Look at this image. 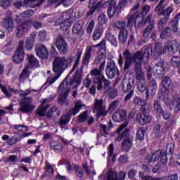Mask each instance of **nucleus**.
<instances>
[{
    "label": "nucleus",
    "mask_w": 180,
    "mask_h": 180,
    "mask_svg": "<svg viewBox=\"0 0 180 180\" xmlns=\"http://www.w3.org/2000/svg\"><path fill=\"white\" fill-rule=\"evenodd\" d=\"M58 92V103H60L62 105L63 103L68 105V103L67 102V98L68 97V94L70 92V87L68 86V83L67 82V80L65 79L59 86Z\"/></svg>",
    "instance_id": "obj_11"
},
{
    "label": "nucleus",
    "mask_w": 180,
    "mask_h": 180,
    "mask_svg": "<svg viewBox=\"0 0 180 180\" xmlns=\"http://www.w3.org/2000/svg\"><path fill=\"white\" fill-rule=\"evenodd\" d=\"M153 51L151 47H146L140 51L135 53L132 55L129 50H125L123 52V56L124 58V70H129L130 65L135 63V70L136 72V79L140 82L145 81L146 76L143 70H141V63H147L148 61V57H150V53Z\"/></svg>",
    "instance_id": "obj_1"
},
{
    "label": "nucleus",
    "mask_w": 180,
    "mask_h": 180,
    "mask_svg": "<svg viewBox=\"0 0 180 180\" xmlns=\"http://www.w3.org/2000/svg\"><path fill=\"white\" fill-rule=\"evenodd\" d=\"M162 85L165 91H174V84L171 79L168 77H164L162 80Z\"/></svg>",
    "instance_id": "obj_27"
},
{
    "label": "nucleus",
    "mask_w": 180,
    "mask_h": 180,
    "mask_svg": "<svg viewBox=\"0 0 180 180\" xmlns=\"http://www.w3.org/2000/svg\"><path fill=\"white\" fill-rule=\"evenodd\" d=\"M153 110L158 116H161V115H162L164 110H162V107H161V104L159 101L155 100L153 101Z\"/></svg>",
    "instance_id": "obj_33"
},
{
    "label": "nucleus",
    "mask_w": 180,
    "mask_h": 180,
    "mask_svg": "<svg viewBox=\"0 0 180 180\" xmlns=\"http://www.w3.org/2000/svg\"><path fill=\"white\" fill-rule=\"evenodd\" d=\"M123 139L122 148L124 151H129L133 146V136L129 135V129H124L121 135L117 138V141H121Z\"/></svg>",
    "instance_id": "obj_10"
},
{
    "label": "nucleus",
    "mask_w": 180,
    "mask_h": 180,
    "mask_svg": "<svg viewBox=\"0 0 180 180\" xmlns=\"http://www.w3.org/2000/svg\"><path fill=\"white\" fill-rule=\"evenodd\" d=\"M69 122H70V115H63L59 122L60 127L65 126V124H68Z\"/></svg>",
    "instance_id": "obj_44"
},
{
    "label": "nucleus",
    "mask_w": 180,
    "mask_h": 180,
    "mask_svg": "<svg viewBox=\"0 0 180 180\" xmlns=\"http://www.w3.org/2000/svg\"><path fill=\"white\" fill-rule=\"evenodd\" d=\"M0 89H1L2 92H4V94L6 95V96H7V98H11V93L17 94V92H19L18 89H11L9 91H8V89H6V87H5V86L2 85L1 84H0Z\"/></svg>",
    "instance_id": "obj_37"
},
{
    "label": "nucleus",
    "mask_w": 180,
    "mask_h": 180,
    "mask_svg": "<svg viewBox=\"0 0 180 180\" xmlns=\"http://www.w3.org/2000/svg\"><path fill=\"white\" fill-rule=\"evenodd\" d=\"M153 14H150L146 19L145 23H149V25L147 26L146 29L143 32V37H148L151 34L153 29H154V20H152Z\"/></svg>",
    "instance_id": "obj_20"
},
{
    "label": "nucleus",
    "mask_w": 180,
    "mask_h": 180,
    "mask_svg": "<svg viewBox=\"0 0 180 180\" xmlns=\"http://www.w3.org/2000/svg\"><path fill=\"white\" fill-rule=\"evenodd\" d=\"M91 75H94V82L97 85L98 91H102L103 88L109 86L110 83L105 77L102 75V72L99 69H94L91 72Z\"/></svg>",
    "instance_id": "obj_7"
},
{
    "label": "nucleus",
    "mask_w": 180,
    "mask_h": 180,
    "mask_svg": "<svg viewBox=\"0 0 180 180\" xmlns=\"http://www.w3.org/2000/svg\"><path fill=\"white\" fill-rule=\"evenodd\" d=\"M119 106V101H115L111 103L109 105L108 110H107V112H110V113H113V110L116 109Z\"/></svg>",
    "instance_id": "obj_49"
},
{
    "label": "nucleus",
    "mask_w": 180,
    "mask_h": 180,
    "mask_svg": "<svg viewBox=\"0 0 180 180\" xmlns=\"http://www.w3.org/2000/svg\"><path fill=\"white\" fill-rule=\"evenodd\" d=\"M72 63V56L65 58L64 56H58L53 63V71L57 74L54 77H49L47 78L46 82L49 85L54 84L55 82L61 77V74L64 72L66 68H68Z\"/></svg>",
    "instance_id": "obj_2"
},
{
    "label": "nucleus",
    "mask_w": 180,
    "mask_h": 180,
    "mask_svg": "<svg viewBox=\"0 0 180 180\" xmlns=\"http://www.w3.org/2000/svg\"><path fill=\"white\" fill-rule=\"evenodd\" d=\"M146 134V129L141 127L139 130L136 132V139L137 140H144V135Z\"/></svg>",
    "instance_id": "obj_46"
},
{
    "label": "nucleus",
    "mask_w": 180,
    "mask_h": 180,
    "mask_svg": "<svg viewBox=\"0 0 180 180\" xmlns=\"http://www.w3.org/2000/svg\"><path fill=\"white\" fill-rule=\"evenodd\" d=\"M14 129L15 130H18V131H22V132L27 131V127L25 125H20V124L15 125Z\"/></svg>",
    "instance_id": "obj_59"
},
{
    "label": "nucleus",
    "mask_w": 180,
    "mask_h": 180,
    "mask_svg": "<svg viewBox=\"0 0 180 180\" xmlns=\"http://www.w3.org/2000/svg\"><path fill=\"white\" fill-rule=\"evenodd\" d=\"M54 175V169L53 168V166L51 165L46 163L45 167V174L42 175V179L43 178H46V176H53Z\"/></svg>",
    "instance_id": "obj_32"
},
{
    "label": "nucleus",
    "mask_w": 180,
    "mask_h": 180,
    "mask_svg": "<svg viewBox=\"0 0 180 180\" xmlns=\"http://www.w3.org/2000/svg\"><path fill=\"white\" fill-rule=\"evenodd\" d=\"M126 6H127V0H120L117 8L119 9L120 12H122Z\"/></svg>",
    "instance_id": "obj_52"
},
{
    "label": "nucleus",
    "mask_w": 180,
    "mask_h": 180,
    "mask_svg": "<svg viewBox=\"0 0 180 180\" xmlns=\"http://www.w3.org/2000/svg\"><path fill=\"white\" fill-rule=\"evenodd\" d=\"M100 127H101V129H102L103 130V131H104L105 133H107V132H108V130H110L111 128L113 127V124H112V122L110 121V122H108V127L106 125L102 124L100 125Z\"/></svg>",
    "instance_id": "obj_58"
},
{
    "label": "nucleus",
    "mask_w": 180,
    "mask_h": 180,
    "mask_svg": "<svg viewBox=\"0 0 180 180\" xmlns=\"http://www.w3.org/2000/svg\"><path fill=\"white\" fill-rule=\"evenodd\" d=\"M164 180H178V174H172L168 176H165Z\"/></svg>",
    "instance_id": "obj_64"
},
{
    "label": "nucleus",
    "mask_w": 180,
    "mask_h": 180,
    "mask_svg": "<svg viewBox=\"0 0 180 180\" xmlns=\"http://www.w3.org/2000/svg\"><path fill=\"white\" fill-rule=\"evenodd\" d=\"M122 89L123 92H129L131 89V84L129 82H126V79H124L122 82Z\"/></svg>",
    "instance_id": "obj_45"
},
{
    "label": "nucleus",
    "mask_w": 180,
    "mask_h": 180,
    "mask_svg": "<svg viewBox=\"0 0 180 180\" xmlns=\"http://www.w3.org/2000/svg\"><path fill=\"white\" fill-rule=\"evenodd\" d=\"M87 117H88V112L86 111L82 112L79 115V120H78L79 122L82 123V122H85V120H86Z\"/></svg>",
    "instance_id": "obj_56"
},
{
    "label": "nucleus",
    "mask_w": 180,
    "mask_h": 180,
    "mask_svg": "<svg viewBox=\"0 0 180 180\" xmlns=\"http://www.w3.org/2000/svg\"><path fill=\"white\" fill-rule=\"evenodd\" d=\"M160 131H161V125L160 124H155L153 127V133L156 136L160 134Z\"/></svg>",
    "instance_id": "obj_60"
},
{
    "label": "nucleus",
    "mask_w": 180,
    "mask_h": 180,
    "mask_svg": "<svg viewBox=\"0 0 180 180\" xmlns=\"http://www.w3.org/2000/svg\"><path fill=\"white\" fill-rule=\"evenodd\" d=\"M134 103L135 104L136 106H146L147 101L138 97H135L134 99Z\"/></svg>",
    "instance_id": "obj_47"
},
{
    "label": "nucleus",
    "mask_w": 180,
    "mask_h": 180,
    "mask_svg": "<svg viewBox=\"0 0 180 180\" xmlns=\"http://www.w3.org/2000/svg\"><path fill=\"white\" fill-rule=\"evenodd\" d=\"M12 0H0V6L3 8V9H6V8L9 7Z\"/></svg>",
    "instance_id": "obj_54"
},
{
    "label": "nucleus",
    "mask_w": 180,
    "mask_h": 180,
    "mask_svg": "<svg viewBox=\"0 0 180 180\" xmlns=\"http://www.w3.org/2000/svg\"><path fill=\"white\" fill-rule=\"evenodd\" d=\"M106 39L112 46L117 47V39L115 35L111 33H108L106 34Z\"/></svg>",
    "instance_id": "obj_42"
},
{
    "label": "nucleus",
    "mask_w": 180,
    "mask_h": 180,
    "mask_svg": "<svg viewBox=\"0 0 180 180\" xmlns=\"http://www.w3.org/2000/svg\"><path fill=\"white\" fill-rule=\"evenodd\" d=\"M13 59L16 64L22 63L25 60V52L21 51L20 49H17Z\"/></svg>",
    "instance_id": "obj_28"
},
{
    "label": "nucleus",
    "mask_w": 180,
    "mask_h": 180,
    "mask_svg": "<svg viewBox=\"0 0 180 180\" xmlns=\"http://www.w3.org/2000/svg\"><path fill=\"white\" fill-rule=\"evenodd\" d=\"M180 47L179 41L177 40L169 41L165 44L164 49H162V44L156 43L155 46L154 55L161 56V54H174L176 51H178V49Z\"/></svg>",
    "instance_id": "obj_4"
},
{
    "label": "nucleus",
    "mask_w": 180,
    "mask_h": 180,
    "mask_svg": "<svg viewBox=\"0 0 180 180\" xmlns=\"http://www.w3.org/2000/svg\"><path fill=\"white\" fill-rule=\"evenodd\" d=\"M96 47H100L101 49H105V47H106V41L103 39L99 44L96 45L88 46L86 49V52L83 58V64L88 65L89 60H91V51L94 49H96Z\"/></svg>",
    "instance_id": "obj_13"
},
{
    "label": "nucleus",
    "mask_w": 180,
    "mask_h": 180,
    "mask_svg": "<svg viewBox=\"0 0 180 180\" xmlns=\"http://www.w3.org/2000/svg\"><path fill=\"white\" fill-rule=\"evenodd\" d=\"M103 34V27H98L95 29L93 33V39L96 41L99 40L102 37V34Z\"/></svg>",
    "instance_id": "obj_34"
},
{
    "label": "nucleus",
    "mask_w": 180,
    "mask_h": 180,
    "mask_svg": "<svg viewBox=\"0 0 180 180\" xmlns=\"http://www.w3.org/2000/svg\"><path fill=\"white\" fill-rule=\"evenodd\" d=\"M32 92L31 90H26L24 93L20 94V96H22V99L20 101V108H19V110L20 112H24L25 113H29L36 108L34 105L32 104V102H33V98L32 97H26L27 95H29Z\"/></svg>",
    "instance_id": "obj_6"
},
{
    "label": "nucleus",
    "mask_w": 180,
    "mask_h": 180,
    "mask_svg": "<svg viewBox=\"0 0 180 180\" xmlns=\"http://www.w3.org/2000/svg\"><path fill=\"white\" fill-rule=\"evenodd\" d=\"M161 162L162 164H167L168 158H167V153L162 150H158L155 152L152 155H148L146 156V162Z\"/></svg>",
    "instance_id": "obj_9"
},
{
    "label": "nucleus",
    "mask_w": 180,
    "mask_h": 180,
    "mask_svg": "<svg viewBox=\"0 0 180 180\" xmlns=\"http://www.w3.org/2000/svg\"><path fill=\"white\" fill-rule=\"evenodd\" d=\"M105 4L109 5L108 10V18H113L115 13H120L119 8H117V6H116V1H115V0H108L107 2H105Z\"/></svg>",
    "instance_id": "obj_19"
},
{
    "label": "nucleus",
    "mask_w": 180,
    "mask_h": 180,
    "mask_svg": "<svg viewBox=\"0 0 180 180\" xmlns=\"http://www.w3.org/2000/svg\"><path fill=\"white\" fill-rule=\"evenodd\" d=\"M127 30H120L119 34V39L122 43H126L127 41Z\"/></svg>",
    "instance_id": "obj_41"
},
{
    "label": "nucleus",
    "mask_w": 180,
    "mask_h": 180,
    "mask_svg": "<svg viewBox=\"0 0 180 180\" xmlns=\"http://www.w3.org/2000/svg\"><path fill=\"white\" fill-rule=\"evenodd\" d=\"M37 56L41 58V60H46L49 58V50L44 45H38L35 49Z\"/></svg>",
    "instance_id": "obj_21"
},
{
    "label": "nucleus",
    "mask_w": 180,
    "mask_h": 180,
    "mask_svg": "<svg viewBox=\"0 0 180 180\" xmlns=\"http://www.w3.org/2000/svg\"><path fill=\"white\" fill-rule=\"evenodd\" d=\"M72 32L75 33V34H80L81 36L84 34V32L82 31V26L79 23L75 24L73 26Z\"/></svg>",
    "instance_id": "obj_43"
},
{
    "label": "nucleus",
    "mask_w": 180,
    "mask_h": 180,
    "mask_svg": "<svg viewBox=\"0 0 180 180\" xmlns=\"http://www.w3.org/2000/svg\"><path fill=\"white\" fill-rule=\"evenodd\" d=\"M105 74L108 78L110 79L115 78L116 75H119V69H117V67H116V63L112 60V59L107 63Z\"/></svg>",
    "instance_id": "obj_16"
},
{
    "label": "nucleus",
    "mask_w": 180,
    "mask_h": 180,
    "mask_svg": "<svg viewBox=\"0 0 180 180\" xmlns=\"http://www.w3.org/2000/svg\"><path fill=\"white\" fill-rule=\"evenodd\" d=\"M94 112H96V116L98 117H101V116L105 117L108 115L106 104L103 103V100H96Z\"/></svg>",
    "instance_id": "obj_15"
},
{
    "label": "nucleus",
    "mask_w": 180,
    "mask_h": 180,
    "mask_svg": "<svg viewBox=\"0 0 180 180\" xmlns=\"http://www.w3.org/2000/svg\"><path fill=\"white\" fill-rule=\"evenodd\" d=\"M19 142V138L16 136H13L12 139H8V146H13L14 144H16V143Z\"/></svg>",
    "instance_id": "obj_61"
},
{
    "label": "nucleus",
    "mask_w": 180,
    "mask_h": 180,
    "mask_svg": "<svg viewBox=\"0 0 180 180\" xmlns=\"http://www.w3.org/2000/svg\"><path fill=\"white\" fill-rule=\"evenodd\" d=\"M139 7L140 5L139 4H136L133 7V8L131 10V13L134 14H131L128 18L127 21L129 26L134 25L136 29H139V27H141V26L146 25V20L144 19V16H146L151 9V7L148 5L143 6L142 7L141 13L140 14L139 11H137V9H139Z\"/></svg>",
    "instance_id": "obj_3"
},
{
    "label": "nucleus",
    "mask_w": 180,
    "mask_h": 180,
    "mask_svg": "<svg viewBox=\"0 0 180 180\" xmlns=\"http://www.w3.org/2000/svg\"><path fill=\"white\" fill-rule=\"evenodd\" d=\"M56 47L60 54H67V52L68 51V44H67L65 39L61 36L58 37L56 39Z\"/></svg>",
    "instance_id": "obj_18"
},
{
    "label": "nucleus",
    "mask_w": 180,
    "mask_h": 180,
    "mask_svg": "<svg viewBox=\"0 0 180 180\" xmlns=\"http://www.w3.org/2000/svg\"><path fill=\"white\" fill-rule=\"evenodd\" d=\"M161 115L165 120H169L171 119V112L168 111H162Z\"/></svg>",
    "instance_id": "obj_63"
},
{
    "label": "nucleus",
    "mask_w": 180,
    "mask_h": 180,
    "mask_svg": "<svg viewBox=\"0 0 180 180\" xmlns=\"http://www.w3.org/2000/svg\"><path fill=\"white\" fill-rule=\"evenodd\" d=\"M174 103L176 105V107L174 108V112H178L180 111V96H176L174 98Z\"/></svg>",
    "instance_id": "obj_50"
},
{
    "label": "nucleus",
    "mask_w": 180,
    "mask_h": 180,
    "mask_svg": "<svg viewBox=\"0 0 180 180\" xmlns=\"http://www.w3.org/2000/svg\"><path fill=\"white\" fill-rule=\"evenodd\" d=\"M94 27H95V22L91 20L89 22L87 27V33H92V30H94Z\"/></svg>",
    "instance_id": "obj_62"
},
{
    "label": "nucleus",
    "mask_w": 180,
    "mask_h": 180,
    "mask_svg": "<svg viewBox=\"0 0 180 180\" xmlns=\"http://www.w3.org/2000/svg\"><path fill=\"white\" fill-rule=\"evenodd\" d=\"M46 102H47V99H44L41 103V105L38 108L37 115L39 116H46V110L50 108L49 105L43 106Z\"/></svg>",
    "instance_id": "obj_31"
},
{
    "label": "nucleus",
    "mask_w": 180,
    "mask_h": 180,
    "mask_svg": "<svg viewBox=\"0 0 180 180\" xmlns=\"http://www.w3.org/2000/svg\"><path fill=\"white\" fill-rule=\"evenodd\" d=\"M27 60L29 65H25L20 76V81H25V78L29 77V68H30V67L32 68H39V67H40L39 60H37V58H36V57H34L33 55H27Z\"/></svg>",
    "instance_id": "obj_8"
},
{
    "label": "nucleus",
    "mask_w": 180,
    "mask_h": 180,
    "mask_svg": "<svg viewBox=\"0 0 180 180\" xmlns=\"http://www.w3.org/2000/svg\"><path fill=\"white\" fill-rule=\"evenodd\" d=\"M46 0H40L39 3L34 4V0H24V6L27 8L30 6L31 8H34V6H40L43 2Z\"/></svg>",
    "instance_id": "obj_38"
},
{
    "label": "nucleus",
    "mask_w": 180,
    "mask_h": 180,
    "mask_svg": "<svg viewBox=\"0 0 180 180\" xmlns=\"http://www.w3.org/2000/svg\"><path fill=\"white\" fill-rule=\"evenodd\" d=\"M151 77H153V68H149L148 70V79H149V86L146 92V99L150 98V95H151V96H154L157 92V82L155 80L151 79Z\"/></svg>",
    "instance_id": "obj_12"
},
{
    "label": "nucleus",
    "mask_w": 180,
    "mask_h": 180,
    "mask_svg": "<svg viewBox=\"0 0 180 180\" xmlns=\"http://www.w3.org/2000/svg\"><path fill=\"white\" fill-rule=\"evenodd\" d=\"M3 27L6 29L9 33L13 32V29H15V23L13 22L12 17H7L4 20Z\"/></svg>",
    "instance_id": "obj_25"
},
{
    "label": "nucleus",
    "mask_w": 180,
    "mask_h": 180,
    "mask_svg": "<svg viewBox=\"0 0 180 180\" xmlns=\"http://www.w3.org/2000/svg\"><path fill=\"white\" fill-rule=\"evenodd\" d=\"M106 22H108L106 15L105 14H101L98 17V25L103 26V25H106Z\"/></svg>",
    "instance_id": "obj_53"
},
{
    "label": "nucleus",
    "mask_w": 180,
    "mask_h": 180,
    "mask_svg": "<svg viewBox=\"0 0 180 180\" xmlns=\"http://www.w3.org/2000/svg\"><path fill=\"white\" fill-rule=\"evenodd\" d=\"M151 120H153V117H151V115L141 113L136 115V122L141 124L142 126H144V124H148V123H150Z\"/></svg>",
    "instance_id": "obj_24"
},
{
    "label": "nucleus",
    "mask_w": 180,
    "mask_h": 180,
    "mask_svg": "<svg viewBox=\"0 0 180 180\" xmlns=\"http://www.w3.org/2000/svg\"><path fill=\"white\" fill-rule=\"evenodd\" d=\"M125 178L126 173L124 172L117 174L113 170H110L107 176V180H124Z\"/></svg>",
    "instance_id": "obj_23"
},
{
    "label": "nucleus",
    "mask_w": 180,
    "mask_h": 180,
    "mask_svg": "<svg viewBox=\"0 0 180 180\" xmlns=\"http://www.w3.org/2000/svg\"><path fill=\"white\" fill-rule=\"evenodd\" d=\"M164 2H165V0H161L159 5L155 7V11L158 13V15H164L165 18H169L171 13L174 12V8L172 6H169L164 10V6H162Z\"/></svg>",
    "instance_id": "obj_17"
},
{
    "label": "nucleus",
    "mask_w": 180,
    "mask_h": 180,
    "mask_svg": "<svg viewBox=\"0 0 180 180\" xmlns=\"http://www.w3.org/2000/svg\"><path fill=\"white\" fill-rule=\"evenodd\" d=\"M7 162H9V164H12V165H15L18 163V156L15 155H11L8 156Z\"/></svg>",
    "instance_id": "obj_51"
},
{
    "label": "nucleus",
    "mask_w": 180,
    "mask_h": 180,
    "mask_svg": "<svg viewBox=\"0 0 180 180\" xmlns=\"http://www.w3.org/2000/svg\"><path fill=\"white\" fill-rule=\"evenodd\" d=\"M179 20H180V12L176 15V17L170 21L169 26L170 28H167L160 34L161 39H167L168 37V30H172L174 33L178 32Z\"/></svg>",
    "instance_id": "obj_14"
},
{
    "label": "nucleus",
    "mask_w": 180,
    "mask_h": 180,
    "mask_svg": "<svg viewBox=\"0 0 180 180\" xmlns=\"http://www.w3.org/2000/svg\"><path fill=\"white\" fill-rule=\"evenodd\" d=\"M51 148L53 150H56L58 151H61L63 148V145L58 141H53L50 143Z\"/></svg>",
    "instance_id": "obj_40"
},
{
    "label": "nucleus",
    "mask_w": 180,
    "mask_h": 180,
    "mask_svg": "<svg viewBox=\"0 0 180 180\" xmlns=\"http://www.w3.org/2000/svg\"><path fill=\"white\" fill-rule=\"evenodd\" d=\"M77 86V85H79L81 84V72L79 71H77L75 72V76L73 77V79L70 80V85H74Z\"/></svg>",
    "instance_id": "obj_35"
},
{
    "label": "nucleus",
    "mask_w": 180,
    "mask_h": 180,
    "mask_svg": "<svg viewBox=\"0 0 180 180\" xmlns=\"http://www.w3.org/2000/svg\"><path fill=\"white\" fill-rule=\"evenodd\" d=\"M73 168H75V173L79 176V178H82L84 176V172L82 171V169H81V167L73 166Z\"/></svg>",
    "instance_id": "obj_55"
},
{
    "label": "nucleus",
    "mask_w": 180,
    "mask_h": 180,
    "mask_svg": "<svg viewBox=\"0 0 180 180\" xmlns=\"http://www.w3.org/2000/svg\"><path fill=\"white\" fill-rule=\"evenodd\" d=\"M82 56V50L79 49L76 53L77 58H76L75 64H74L73 68L70 72H74V71H75V69L77 68V67H78V65H79V61L81 60Z\"/></svg>",
    "instance_id": "obj_36"
},
{
    "label": "nucleus",
    "mask_w": 180,
    "mask_h": 180,
    "mask_svg": "<svg viewBox=\"0 0 180 180\" xmlns=\"http://www.w3.org/2000/svg\"><path fill=\"white\" fill-rule=\"evenodd\" d=\"M153 71H155V73L158 75H163L164 71H165V64L164 63V60H161L160 63L156 64L153 68Z\"/></svg>",
    "instance_id": "obj_30"
},
{
    "label": "nucleus",
    "mask_w": 180,
    "mask_h": 180,
    "mask_svg": "<svg viewBox=\"0 0 180 180\" xmlns=\"http://www.w3.org/2000/svg\"><path fill=\"white\" fill-rule=\"evenodd\" d=\"M32 26V22L30 21L25 22L22 24L19 25L17 27L16 34L18 37H22L24 33L29 32V27Z\"/></svg>",
    "instance_id": "obj_22"
},
{
    "label": "nucleus",
    "mask_w": 180,
    "mask_h": 180,
    "mask_svg": "<svg viewBox=\"0 0 180 180\" xmlns=\"http://www.w3.org/2000/svg\"><path fill=\"white\" fill-rule=\"evenodd\" d=\"M72 4V1L71 0H62L60 2H59L56 6H59V5H63L65 8H68L70 5Z\"/></svg>",
    "instance_id": "obj_57"
},
{
    "label": "nucleus",
    "mask_w": 180,
    "mask_h": 180,
    "mask_svg": "<svg viewBox=\"0 0 180 180\" xmlns=\"http://www.w3.org/2000/svg\"><path fill=\"white\" fill-rule=\"evenodd\" d=\"M74 12L72 10H68L63 12L58 18L56 20V25L60 27L61 30H67L68 27L72 25L74 20H75V17H74Z\"/></svg>",
    "instance_id": "obj_5"
},
{
    "label": "nucleus",
    "mask_w": 180,
    "mask_h": 180,
    "mask_svg": "<svg viewBox=\"0 0 180 180\" xmlns=\"http://www.w3.org/2000/svg\"><path fill=\"white\" fill-rule=\"evenodd\" d=\"M34 13V11H33L32 10H28L25 12H23L17 17V21L20 22L22 19H25V18H30V16H32Z\"/></svg>",
    "instance_id": "obj_39"
},
{
    "label": "nucleus",
    "mask_w": 180,
    "mask_h": 180,
    "mask_svg": "<svg viewBox=\"0 0 180 180\" xmlns=\"http://www.w3.org/2000/svg\"><path fill=\"white\" fill-rule=\"evenodd\" d=\"M84 108V104L82 103V101L81 100H79L75 102V108H72L69 111V115H77V113H79V110Z\"/></svg>",
    "instance_id": "obj_29"
},
{
    "label": "nucleus",
    "mask_w": 180,
    "mask_h": 180,
    "mask_svg": "<svg viewBox=\"0 0 180 180\" xmlns=\"http://www.w3.org/2000/svg\"><path fill=\"white\" fill-rule=\"evenodd\" d=\"M127 115V113L126 112V111L123 110H120L113 114L112 120H114V122H117V123L123 122V120L126 119Z\"/></svg>",
    "instance_id": "obj_26"
},
{
    "label": "nucleus",
    "mask_w": 180,
    "mask_h": 180,
    "mask_svg": "<svg viewBox=\"0 0 180 180\" xmlns=\"http://www.w3.org/2000/svg\"><path fill=\"white\" fill-rule=\"evenodd\" d=\"M137 89L139 92H144L147 89V84L146 81L139 82Z\"/></svg>",
    "instance_id": "obj_48"
}]
</instances>
